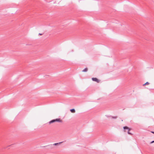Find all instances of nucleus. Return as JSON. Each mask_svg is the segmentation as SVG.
<instances>
[{
  "label": "nucleus",
  "mask_w": 154,
  "mask_h": 154,
  "mask_svg": "<svg viewBox=\"0 0 154 154\" xmlns=\"http://www.w3.org/2000/svg\"><path fill=\"white\" fill-rule=\"evenodd\" d=\"M55 122H62V120L60 119H56L52 120L49 122V124H51V123H53Z\"/></svg>",
  "instance_id": "nucleus-1"
},
{
  "label": "nucleus",
  "mask_w": 154,
  "mask_h": 154,
  "mask_svg": "<svg viewBox=\"0 0 154 154\" xmlns=\"http://www.w3.org/2000/svg\"><path fill=\"white\" fill-rule=\"evenodd\" d=\"M92 79L93 81H95L98 83H99L100 82V80L99 79L96 78H92Z\"/></svg>",
  "instance_id": "nucleus-2"
},
{
  "label": "nucleus",
  "mask_w": 154,
  "mask_h": 154,
  "mask_svg": "<svg viewBox=\"0 0 154 154\" xmlns=\"http://www.w3.org/2000/svg\"><path fill=\"white\" fill-rule=\"evenodd\" d=\"M123 128L124 129H128L129 131H130L131 130V129L129 128L127 126H125L123 127Z\"/></svg>",
  "instance_id": "nucleus-3"
},
{
  "label": "nucleus",
  "mask_w": 154,
  "mask_h": 154,
  "mask_svg": "<svg viewBox=\"0 0 154 154\" xmlns=\"http://www.w3.org/2000/svg\"><path fill=\"white\" fill-rule=\"evenodd\" d=\"M88 68H86L84 69L82 71V72H87L88 71Z\"/></svg>",
  "instance_id": "nucleus-4"
},
{
  "label": "nucleus",
  "mask_w": 154,
  "mask_h": 154,
  "mask_svg": "<svg viewBox=\"0 0 154 154\" xmlns=\"http://www.w3.org/2000/svg\"><path fill=\"white\" fill-rule=\"evenodd\" d=\"M70 111L72 113H74L75 112V111L74 109H71L70 110Z\"/></svg>",
  "instance_id": "nucleus-5"
},
{
  "label": "nucleus",
  "mask_w": 154,
  "mask_h": 154,
  "mask_svg": "<svg viewBox=\"0 0 154 154\" xmlns=\"http://www.w3.org/2000/svg\"><path fill=\"white\" fill-rule=\"evenodd\" d=\"M62 143V142H60L59 143H54V145L55 146H56V145H57L60 144V143Z\"/></svg>",
  "instance_id": "nucleus-6"
},
{
  "label": "nucleus",
  "mask_w": 154,
  "mask_h": 154,
  "mask_svg": "<svg viewBox=\"0 0 154 154\" xmlns=\"http://www.w3.org/2000/svg\"><path fill=\"white\" fill-rule=\"evenodd\" d=\"M149 84V83L148 82H146L143 85V86H145V85H148Z\"/></svg>",
  "instance_id": "nucleus-7"
},
{
  "label": "nucleus",
  "mask_w": 154,
  "mask_h": 154,
  "mask_svg": "<svg viewBox=\"0 0 154 154\" xmlns=\"http://www.w3.org/2000/svg\"><path fill=\"white\" fill-rule=\"evenodd\" d=\"M130 131H129V130H128V134H129L130 135H132V134L129 132Z\"/></svg>",
  "instance_id": "nucleus-8"
},
{
  "label": "nucleus",
  "mask_w": 154,
  "mask_h": 154,
  "mask_svg": "<svg viewBox=\"0 0 154 154\" xmlns=\"http://www.w3.org/2000/svg\"><path fill=\"white\" fill-rule=\"evenodd\" d=\"M154 143V141H152L150 143Z\"/></svg>",
  "instance_id": "nucleus-9"
},
{
  "label": "nucleus",
  "mask_w": 154,
  "mask_h": 154,
  "mask_svg": "<svg viewBox=\"0 0 154 154\" xmlns=\"http://www.w3.org/2000/svg\"><path fill=\"white\" fill-rule=\"evenodd\" d=\"M39 34L40 35H43V34L39 33Z\"/></svg>",
  "instance_id": "nucleus-10"
},
{
  "label": "nucleus",
  "mask_w": 154,
  "mask_h": 154,
  "mask_svg": "<svg viewBox=\"0 0 154 154\" xmlns=\"http://www.w3.org/2000/svg\"><path fill=\"white\" fill-rule=\"evenodd\" d=\"M151 132L154 134V132H153V131H151Z\"/></svg>",
  "instance_id": "nucleus-11"
}]
</instances>
